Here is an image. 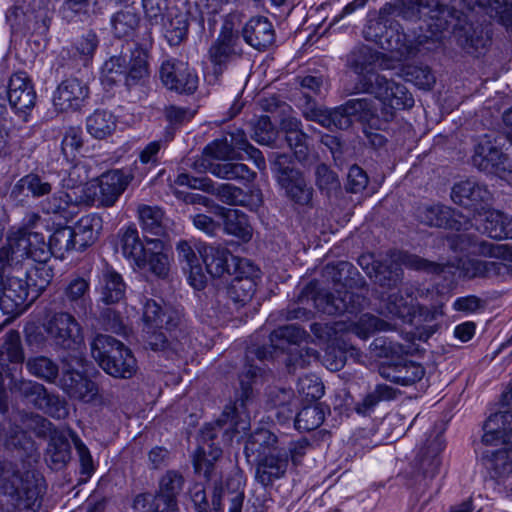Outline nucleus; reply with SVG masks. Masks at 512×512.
Returning <instances> with one entry per match:
<instances>
[{
  "instance_id": "34",
  "label": "nucleus",
  "mask_w": 512,
  "mask_h": 512,
  "mask_svg": "<svg viewBox=\"0 0 512 512\" xmlns=\"http://www.w3.org/2000/svg\"><path fill=\"white\" fill-rule=\"evenodd\" d=\"M142 320L143 327H165L167 330H173L181 325L182 314L180 311L172 308H163L154 299L145 298L142 308Z\"/></svg>"
},
{
  "instance_id": "62",
  "label": "nucleus",
  "mask_w": 512,
  "mask_h": 512,
  "mask_svg": "<svg viewBox=\"0 0 512 512\" xmlns=\"http://www.w3.org/2000/svg\"><path fill=\"white\" fill-rule=\"evenodd\" d=\"M35 408L55 419H64L69 414L66 401L56 394L49 393L46 388L44 389V393L41 394Z\"/></svg>"
},
{
  "instance_id": "41",
  "label": "nucleus",
  "mask_w": 512,
  "mask_h": 512,
  "mask_svg": "<svg viewBox=\"0 0 512 512\" xmlns=\"http://www.w3.org/2000/svg\"><path fill=\"white\" fill-rule=\"evenodd\" d=\"M140 269H148L154 275L164 278L169 272V257L165 252V244L160 239L147 240L145 262L136 265Z\"/></svg>"
},
{
  "instance_id": "3",
  "label": "nucleus",
  "mask_w": 512,
  "mask_h": 512,
  "mask_svg": "<svg viewBox=\"0 0 512 512\" xmlns=\"http://www.w3.org/2000/svg\"><path fill=\"white\" fill-rule=\"evenodd\" d=\"M394 10V6L385 4L377 16L368 19L363 36L383 50L394 53L398 59L414 57L424 44L423 37L409 38L400 24L389 17Z\"/></svg>"
},
{
  "instance_id": "30",
  "label": "nucleus",
  "mask_w": 512,
  "mask_h": 512,
  "mask_svg": "<svg viewBox=\"0 0 512 512\" xmlns=\"http://www.w3.org/2000/svg\"><path fill=\"white\" fill-rule=\"evenodd\" d=\"M95 290L99 294L100 302L106 305H114L125 300L127 284L119 272L106 264L98 274V283Z\"/></svg>"
},
{
  "instance_id": "56",
  "label": "nucleus",
  "mask_w": 512,
  "mask_h": 512,
  "mask_svg": "<svg viewBox=\"0 0 512 512\" xmlns=\"http://www.w3.org/2000/svg\"><path fill=\"white\" fill-rule=\"evenodd\" d=\"M227 137L228 142L231 143V148L234 152L236 150L244 151L248 155V158L254 162L258 169H265L266 162L262 152L248 142L246 134L243 130L236 129L233 132H229Z\"/></svg>"
},
{
  "instance_id": "48",
  "label": "nucleus",
  "mask_w": 512,
  "mask_h": 512,
  "mask_svg": "<svg viewBox=\"0 0 512 512\" xmlns=\"http://www.w3.org/2000/svg\"><path fill=\"white\" fill-rule=\"evenodd\" d=\"M396 395V389L386 384H378L355 404L354 410L361 416H370L380 402L393 400Z\"/></svg>"
},
{
  "instance_id": "44",
  "label": "nucleus",
  "mask_w": 512,
  "mask_h": 512,
  "mask_svg": "<svg viewBox=\"0 0 512 512\" xmlns=\"http://www.w3.org/2000/svg\"><path fill=\"white\" fill-rule=\"evenodd\" d=\"M215 212L224 218V229L228 234L244 242L251 239L252 228L243 212L236 209H225L220 206L215 207Z\"/></svg>"
},
{
  "instance_id": "37",
  "label": "nucleus",
  "mask_w": 512,
  "mask_h": 512,
  "mask_svg": "<svg viewBox=\"0 0 512 512\" xmlns=\"http://www.w3.org/2000/svg\"><path fill=\"white\" fill-rule=\"evenodd\" d=\"M193 167L198 172L210 171L213 175L227 180L250 182L256 177V173L242 163L225 162L213 164L208 159L199 158L194 162Z\"/></svg>"
},
{
  "instance_id": "54",
  "label": "nucleus",
  "mask_w": 512,
  "mask_h": 512,
  "mask_svg": "<svg viewBox=\"0 0 512 512\" xmlns=\"http://www.w3.org/2000/svg\"><path fill=\"white\" fill-rule=\"evenodd\" d=\"M42 2L51 6L53 10L59 5L58 13L67 22L81 19L88 13L89 8V0H42Z\"/></svg>"
},
{
  "instance_id": "55",
  "label": "nucleus",
  "mask_w": 512,
  "mask_h": 512,
  "mask_svg": "<svg viewBox=\"0 0 512 512\" xmlns=\"http://www.w3.org/2000/svg\"><path fill=\"white\" fill-rule=\"evenodd\" d=\"M138 216L144 231L157 236L164 234V212L159 207L141 205L138 207Z\"/></svg>"
},
{
  "instance_id": "64",
  "label": "nucleus",
  "mask_w": 512,
  "mask_h": 512,
  "mask_svg": "<svg viewBox=\"0 0 512 512\" xmlns=\"http://www.w3.org/2000/svg\"><path fill=\"white\" fill-rule=\"evenodd\" d=\"M26 367L30 374L48 382H54L59 372L58 365L45 356L28 359Z\"/></svg>"
},
{
  "instance_id": "36",
  "label": "nucleus",
  "mask_w": 512,
  "mask_h": 512,
  "mask_svg": "<svg viewBox=\"0 0 512 512\" xmlns=\"http://www.w3.org/2000/svg\"><path fill=\"white\" fill-rule=\"evenodd\" d=\"M244 41L256 50H265L275 41V30L268 18L252 17L242 28Z\"/></svg>"
},
{
  "instance_id": "50",
  "label": "nucleus",
  "mask_w": 512,
  "mask_h": 512,
  "mask_svg": "<svg viewBox=\"0 0 512 512\" xmlns=\"http://www.w3.org/2000/svg\"><path fill=\"white\" fill-rule=\"evenodd\" d=\"M216 195L219 199L228 205H242L249 206L251 209L258 208L262 203V194L260 190L252 192L250 202L247 200V195L242 189L232 184H221L216 189Z\"/></svg>"
},
{
  "instance_id": "52",
  "label": "nucleus",
  "mask_w": 512,
  "mask_h": 512,
  "mask_svg": "<svg viewBox=\"0 0 512 512\" xmlns=\"http://www.w3.org/2000/svg\"><path fill=\"white\" fill-rule=\"evenodd\" d=\"M47 247L49 256L53 254L60 258H63L65 253L72 250L78 251V244L72 227L62 226L55 229L49 238Z\"/></svg>"
},
{
  "instance_id": "53",
  "label": "nucleus",
  "mask_w": 512,
  "mask_h": 512,
  "mask_svg": "<svg viewBox=\"0 0 512 512\" xmlns=\"http://www.w3.org/2000/svg\"><path fill=\"white\" fill-rule=\"evenodd\" d=\"M139 22L140 17L135 8L127 6L111 17L112 31L118 38L129 37L139 26Z\"/></svg>"
},
{
  "instance_id": "61",
  "label": "nucleus",
  "mask_w": 512,
  "mask_h": 512,
  "mask_svg": "<svg viewBox=\"0 0 512 512\" xmlns=\"http://www.w3.org/2000/svg\"><path fill=\"white\" fill-rule=\"evenodd\" d=\"M325 419V412L319 404L303 407L295 419V427L299 431L317 429Z\"/></svg>"
},
{
  "instance_id": "58",
  "label": "nucleus",
  "mask_w": 512,
  "mask_h": 512,
  "mask_svg": "<svg viewBox=\"0 0 512 512\" xmlns=\"http://www.w3.org/2000/svg\"><path fill=\"white\" fill-rule=\"evenodd\" d=\"M99 45L97 34L89 30L81 35L73 47V56L77 58L78 64L88 66Z\"/></svg>"
},
{
  "instance_id": "42",
  "label": "nucleus",
  "mask_w": 512,
  "mask_h": 512,
  "mask_svg": "<svg viewBox=\"0 0 512 512\" xmlns=\"http://www.w3.org/2000/svg\"><path fill=\"white\" fill-rule=\"evenodd\" d=\"M245 267L249 269L248 275H237L231 281L226 291L227 297L236 306H244L247 304L252 299L255 292L256 284L253 277L257 275L258 271L249 262Z\"/></svg>"
},
{
  "instance_id": "2",
  "label": "nucleus",
  "mask_w": 512,
  "mask_h": 512,
  "mask_svg": "<svg viewBox=\"0 0 512 512\" xmlns=\"http://www.w3.org/2000/svg\"><path fill=\"white\" fill-rule=\"evenodd\" d=\"M327 273L331 276L334 283V293L321 289L316 290L312 283L307 285L298 297V305H293L287 310V318L304 319L311 317V307L328 315H338L344 313H356L362 310L367 303V298L363 293H358L346 289L347 275L352 274L353 265L346 261L338 262L336 265L327 266Z\"/></svg>"
},
{
  "instance_id": "32",
  "label": "nucleus",
  "mask_w": 512,
  "mask_h": 512,
  "mask_svg": "<svg viewBox=\"0 0 512 512\" xmlns=\"http://www.w3.org/2000/svg\"><path fill=\"white\" fill-rule=\"evenodd\" d=\"M379 374L393 383L409 386L424 377L425 369L418 363L401 358L395 362L382 363L379 366Z\"/></svg>"
},
{
  "instance_id": "15",
  "label": "nucleus",
  "mask_w": 512,
  "mask_h": 512,
  "mask_svg": "<svg viewBox=\"0 0 512 512\" xmlns=\"http://www.w3.org/2000/svg\"><path fill=\"white\" fill-rule=\"evenodd\" d=\"M242 46L238 31L234 30L231 19H226L216 40L209 48L208 56L213 64V73L217 78L226 69L229 62L242 55Z\"/></svg>"
},
{
  "instance_id": "51",
  "label": "nucleus",
  "mask_w": 512,
  "mask_h": 512,
  "mask_svg": "<svg viewBox=\"0 0 512 512\" xmlns=\"http://www.w3.org/2000/svg\"><path fill=\"white\" fill-rule=\"evenodd\" d=\"M53 270L45 262H38L25 272V282L31 290V301H35L48 287L52 278Z\"/></svg>"
},
{
  "instance_id": "6",
  "label": "nucleus",
  "mask_w": 512,
  "mask_h": 512,
  "mask_svg": "<svg viewBox=\"0 0 512 512\" xmlns=\"http://www.w3.org/2000/svg\"><path fill=\"white\" fill-rule=\"evenodd\" d=\"M26 259L36 262H46L49 259L44 235L26 229L10 230L6 244L0 247V270L17 267Z\"/></svg>"
},
{
  "instance_id": "45",
  "label": "nucleus",
  "mask_w": 512,
  "mask_h": 512,
  "mask_svg": "<svg viewBox=\"0 0 512 512\" xmlns=\"http://www.w3.org/2000/svg\"><path fill=\"white\" fill-rule=\"evenodd\" d=\"M161 25L169 45L178 46L188 33V13L172 8L167 13V21Z\"/></svg>"
},
{
  "instance_id": "59",
  "label": "nucleus",
  "mask_w": 512,
  "mask_h": 512,
  "mask_svg": "<svg viewBox=\"0 0 512 512\" xmlns=\"http://www.w3.org/2000/svg\"><path fill=\"white\" fill-rule=\"evenodd\" d=\"M491 18L496 19L507 29L512 28V2L509 0H475Z\"/></svg>"
},
{
  "instance_id": "47",
  "label": "nucleus",
  "mask_w": 512,
  "mask_h": 512,
  "mask_svg": "<svg viewBox=\"0 0 512 512\" xmlns=\"http://www.w3.org/2000/svg\"><path fill=\"white\" fill-rule=\"evenodd\" d=\"M90 284L84 278L72 279L65 288V296L77 314H86L91 307Z\"/></svg>"
},
{
  "instance_id": "24",
  "label": "nucleus",
  "mask_w": 512,
  "mask_h": 512,
  "mask_svg": "<svg viewBox=\"0 0 512 512\" xmlns=\"http://www.w3.org/2000/svg\"><path fill=\"white\" fill-rule=\"evenodd\" d=\"M198 253L205 263L207 272L212 277H221L225 273L231 274V266L235 270H242L249 262L246 259L233 256L227 248L220 245L198 247Z\"/></svg>"
},
{
  "instance_id": "39",
  "label": "nucleus",
  "mask_w": 512,
  "mask_h": 512,
  "mask_svg": "<svg viewBox=\"0 0 512 512\" xmlns=\"http://www.w3.org/2000/svg\"><path fill=\"white\" fill-rule=\"evenodd\" d=\"M378 59L379 53L366 45H358L349 52L346 65L357 75V80L351 93H358L356 92V87L363 77L370 73H377L374 71V66Z\"/></svg>"
},
{
  "instance_id": "14",
  "label": "nucleus",
  "mask_w": 512,
  "mask_h": 512,
  "mask_svg": "<svg viewBox=\"0 0 512 512\" xmlns=\"http://www.w3.org/2000/svg\"><path fill=\"white\" fill-rule=\"evenodd\" d=\"M472 163L480 171L504 177L512 173V151L504 153L497 139L485 135L475 147Z\"/></svg>"
},
{
  "instance_id": "22",
  "label": "nucleus",
  "mask_w": 512,
  "mask_h": 512,
  "mask_svg": "<svg viewBox=\"0 0 512 512\" xmlns=\"http://www.w3.org/2000/svg\"><path fill=\"white\" fill-rule=\"evenodd\" d=\"M454 203L474 211L478 217L492 205L493 195L486 185L473 180L456 183L451 192Z\"/></svg>"
},
{
  "instance_id": "5",
  "label": "nucleus",
  "mask_w": 512,
  "mask_h": 512,
  "mask_svg": "<svg viewBox=\"0 0 512 512\" xmlns=\"http://www.w3.org/2000/svg\"><path fill=\"white\" fill-rule=\"evenodd\" d=\"M371 261V255H362L358 259L359 265L366 270L370 277H372V272H374L375 281L379 285L389 288L396 286L401 281L403 275L401 266L436 273L443 271V266L440 264L428 262L419 256L398 250L390 251L385 259L377 261L370 270Z\"/></svg>"
},
{
  "instance_id": "63",
  "label": "nucleus",
  "mask_w": 512,
  "mask_h": 512,
  "mask_svg": "<svg viewBox=\"0 0 512 512\" xmlns=\"http://www.w3.org/2000/svg\"><path fill=\"white\" fill-rule=\"evenodd\" d=\"M35 408L55 419H64L69 414L66 401L56 394L49 393L46 388L44 389V393L41 394Z\"/></svg>"
},
{
  "instance_id": "9",
  "label": "nucleus",
  "mask_w": 512,
  "mask_h": 512,
  "mask_svg": "<svg viewBox=\"0 0 512 512\" xmlns=\"http://www.w3.org/2000/svg\"><path fill=\"white\" fill-rule=\"evenodd\" d=\"M394 9L393 13L397 12L399 16L407 20L414 21L426 17L424 23L430 35H421L424 43L429 38H437L448 30L456 12L436 0H400L399 7H394Z\"/></svg>"
},
{
  "instance_id": "26",
  "label": "nucleus",
  "mask_w": 512,
  "mask_h": 512,
  "mask_svg": "<svg viewBox=\"0 0 512 512\" xmlns=\"http://www.w3.org/2000/svg\"><path fill=\"white\" fill-rule=\"evenodd\" d=\"M307 101L302 105V114L305 119L314 121L329 129H347L352 124L351 114L348 113L345 103L334 109L322 108L306 96Z\"/></svg>"
},
{
  "instance_id": "19",
  "label": "nucleus",
  "mask_w": 512,
  "mask_h": 512,
  "mask_svg": "<svg viewBox=\"0 0 512 512\" xmlns=\"http://www.w3.org/2000/svg\"><path fill=\"white\" fill-rule=\"evenodd\" d=\"M417 219L424 225L456 231L469 230L471 221L460 212L441 205H421L416 209Z\"/></svg>"
},
{
  "instance_id": "17",
  "label": "nucleus",
  "mask_w": 512,
  "mask_h": 512,
  "mask_svg": "<svg viewBox=\"0 0 512 512\" xmlns=\"http://www.w3.org/2000/svg\"><path fill=\"white\" fill-rule=\"evenodd\" d=\"M387 314L397 317L406 323L419 321H432L436 318V312L427 307L416 304L414 290L412 287L400 289L398 292L389 295L385 304Z\"/></svg>"
},
{
  "instance_id": "1",
  "label": "nucleus",
  "mask_w": 512,
  "mask_h": 512,
  "mask_svg": "<svg viewBox=\"0 0 512 512\" xmlns=\"http://www.w3.org/2000/svg\"><path fill=\"white\" fill-rule=\"evenodd\" d=\"M272 348H283L275 342L271 346L257 347L247 353V364L245 371L240 376V392L233 404L225 406L221 415L215 423L205 425L199 434L201 445L209 448H220V446L239 445L243 434L250 427L249 407L253 404L252 382L265 373L264 368L251 363L256 358L258 361L272 357Z\"/></svg>"
},
{
  "instance_id": "13",
  "label": "nucleus",
  "mask_w": 512,
  "mask_h": 512,
  "mask_svg": "<svg viewBox=\"0 0 512 512\" xmlns=\"http://www.w3.org/2000/svg\"><path fill=\"white\" fill-rule=\"evenodd\" d=\"M6 21L14 35H45L51 24L47 12L36 10L25 1H18L6 12Z\"/></svg>"
},
{
  "instance_id": "29",
  "label": "nucleus",
  "mask_w": 512,
  "mask_h": 512,
  "mask_svg": "<svg viewBox=\"0 0 512 512\" xmlns=\"http://www.w3.org/2000/svg\"><path fill=\"white\" fill-rule=\"evenodd\" d=\"M205 244L195 243L188 240H180L176 245L178 259L182 264L184 272L187 274L189 284L197 290H201L206 285V275L203 272L200 257L196 253L198 247Z\"/></svg>"
},
{
  "instance_id": "60",
  "label": "nucleus",
  "mask_w": 512,
  "mask_h": 512,
  "mask_svg": "<svg viewBox=\"0 0 512 512\" xmlns=\"http://www.w3.org/2000/svg\"><path fill=\"white\" fill-rule=\"evenodd\" d=\"M482 460L485 467L494 470L497 476L512 472V450H486Z\"/></svg>"
},
{
  "instance_id": "46",
  "label": "nucleus",
  "mask_w": 512,
  "mask_h": 512,
  "mask_svg": "<svg viewBox=\"0 0 512 512\" xmlns=\"http://www.w3.org/2000/svg\"><path fill=\"white\" fill-rule=\"evenodd\" d=\"M117 126L116 117L112 112L97 109L86 119L87 132L95 139H105L112 135Z\"/></svg>"
},
{
  "instance_id": "8",
  "label": "nucleus",
  "mask_w": 512,
  "mask_h": 512,
  "mask_svg": "<svg viewBox=\"0 0 512 512\" xmlns=\"http://www.w3.org/2000/svg\"><path fill=\"white\" fill-rule=\"evenodd\" d=\"M90 346L93 358L107 374L123 379L135 374L136 359L121 341L110 335L98 334Z\"/></svg>"
},
{
  "instance_id": "35",
  "label": "nucleus",
  "mask_w": 512,
  "mask_h": 512,
  "mask_svg": "<svg viewBox=\"0 0 512 512\" xmlns=\"http://www.w3.org/2000/svg\"><path fill=\"white\" fill-rule=\"evenodd\" d=\"M52 189V184L44 173L30 172L14 184L10 197L15 201L23 202L29 196L36 199L48 196Z\"/></svg>"
},
{
  "instance_id": "20",
  "label": "nucleus",
  "mask_w": 512,
  "mask_h": 512,
  "mask_svg": "<svg viewBox=\"0 0 512 512\" xmlns=\"http://www.w3.org/2000/svg\"><path fill=\"white\" fill-rule=\"evenodd\" d=\"M510 247V253L501 258L512 257V247ZM497 260H480L475 258H468L466 260L458 259L456 266L461 270L464 277L469 279L473 278H485L492 280H505L507 277L512 275V264L506 263L500 260V257H496Z\"/></svg>"
},
{
  "instance_id": "28",
  "label": "nucleus",
  "mask_w": 512,
  "mask_h": 512,
  "mask_svg": "<svg viewBox=\"0 0 512 512\" xmlns=\"http://www.w3.org/2000/svg\"><path fill=\"white\" fill-rule=\"evenodd\" d=\"M183 475L175 470L167 471L159 481V489L154 496L156 512H179L177 497L184 487Z\"/></svg>"
},
{
  "instance_id": "4",
  "label": "nucleus",
  "mask_w": 512,
  "mask_h": 512,
  "mask_svg": "<svg viewBox=\"0 0 512 512\" xmlns=\"http://www.w3.org/2000/svg\"><path fill=\"white\" fill-rule=\"evenodd\" d=\"M153 39H148L141 45L136 44L130 54L113 55L106 60L101 68V80L105 85H114L124 79L128 90L142 86L149 77L148 47Z\"/></svg>"
},
{
  "instance_id": "21",
  "label": "nucleus",
  "mask_w": 512,
  "mask_h": 512,
  "mask_svg": "<svg viewBox=\"0 0 512 512\" xmlns=\"http://www.w3.org/2000/svg\"><path fill=\"white\" fill-rule=\"evenodd\" d=\"M0 296V309L12 317L22 314L34 301L25 280L18 276H5Z\"/></svg>"
},
{
  "instance_id": "16",
  "label": "nucleus",
  "mask_w": 512,
  "mask_h": 512,
  "mask_svg": "<svg viewBox=\"0 0 512 512\" xmlns=\"http://www.w3.org/2000/svg\"><path fill=\"white\" fill-rule=\"evenodd\" d=\"M302 450H262L256 463V480L263 486L271 485L286 473L289 459L296 464Z\"/></svg>"
},
{
  "instance_id": "49",
  "label": "nucleus",
  "mask_w": 512,
  "mask_h": 512,
  "mask_svg": "<svg viewBox=\"0 0 512 512\" xmlns=\"http://www.w3.org/2000/svg\"><path fill=\"white\" fill-rule=\"evenodd\" d=\"M121 251L125 258L135 265H143L147 243L143 244L135 227H127L120 238Z\"/></svg>"
},
{
  "instance_id": "43",
  "label": "nucleus",
  "mask_w": 512,
  "mask_h": 512,
  "mask_svg": "<svg viewBox=\"0 0 512 512\" xmlns=\"http://www.w3.org/2000/svg\"><path fill=\"white\" fill-rule=\"evenodd\" d=\"M103 228L101 216L91 213L81 217L74 227L75 237L78 244V251L85 250L88 246L95 243Z\"/></svg>"
},
{
  "instance_id": "23",
  "label": "nucleus",
  "mask_w": 512,
  "mask_h": 512,
  "mask_svg": "<svg viewBox=\"0 0 512 512\" xmlns=\"http://www.w3.org/2000/svg\"><path fill=\"white\" fill-rule=\"evenodd\" d=\"M59 386L73 400L96 405L105 404L103 396L98 392L96 383L78 371H65L60 378Z\"/></svg>"
},
{
  "instance_id": "12",
  "label": "nucleus",
  "mask_w": 512,
  "mask_h": 512,
  "mask_svg": "<svg viewBox=\"0 0 512 512\" xmlns=\"http://www.w3.org/2000/svg\"><path fill=\"white\" fill-rule=\"evenodd\" d=\"M42 327L47 338L64 350H76L84 342L83 329L69 312H54L47 316Z\"/></svg>"
},
{
  "instance_id": "40",
  "label": "nucleus",
  "mask_w": 512,
  "mask_h": 512,
  "mask_svg": "<svg viewBox=\"0 0 512 512\" xmlns=\"http://www.w3.org/2000/svg\"><path fill=\"white\" fill-rule=\"evenodd\" d=\"M345 107L351 118L355 117L358 121L367 124L371 128L380 130L388 123L381 117V109L375 105L370 98H355L345 102Z\"/></svg>"
},
{
  "instance_id": "25",
  "label": "nucleus",
  "mask_w": 512,
  "mask_h": 512,
  "mask_svg": "<svg viewBox=\"0 0 512 512\" xmlns=\"http://www.w3.org/2000/svg\"><path fill=\"white\" fill-rule=\"evenodd\" d=\"M462 231L463 233L453 234L447 238V244L454 252H467L485 257H501L510 253L509 245L479 241L475 236L465 233L467 230Z\"/></svg>"
},
{
  "instance_id": "7",
  "label": "nucleus",
  "mask_w": 512,
  "mask_h": 512,
  "mask_svg": "<svg viewBox=\"0 0 512 512\" xmlns=\"http://www.w3.org/2000/svg\"><path fill=\"white\" fill-rule=\"evenodd\" d=\"M356 92L373 95L381 104V117L391 121L396 110L411 108L414 99L407 88L393 79L380 73H370L362 78L356 87Z\"/></svg>"
},
{
  "instance_id": "18",
  "label": "nucleus",
  "mask_w": 512,
  "mask_h": 512,
  "mask_svg": "<svg viewBox=\"0 0 512 512\" xmlns=\"http://www.w3.org/2000/svg\"><path fill=\"white\" fill-rule=\"evenodd\" d=\"M160 78L165 87L180 94L194 93L199 82L195 70L178 59H168L162 63Z\"/></svg>"
},
{
  "instance_id": "33",
  "label": "nucleus",
  "mask_w": 512,
  "mask_h": 512,
  "mask_svg": "<svg viewBox=\"0 0 512 512\" xmlns=\"http://www.w3.org/2000/svg\"><path fill=\"white\" fill-rule=\"evenodd\" d=\"M8 100L17 112L27 114L36 103V93L29 78L24 73H15L8 84Z\"/></svg>"
},
{
  "instance_id": "27",
  "label": "nucleus",
  "mask_w": 512,
  "mask_h": 512,
  "mask_svg": "<svg viewBox=\"0 0 512 512\" xmlns=\"http://www.w3.org/2000/svg\"><path fill=\"white\" fill-rule=\"evenodd\" d=\"M89 96V87L77 78L63 80L53 96V105L59 112L80 110Z\"/></svg>"
},
{
  "instance_id": "38",
  "label": "nucleus",
  "mask_w": 512,
  "mask_h": 512,
  "mask_svg": "<svg viewBox=\"0 0 512 512\" xmlns=\"http://www.w3.org/2000/svg\"><path fill=\"white\" fill-rule=\"evenodd\" d=\"M480 223L477 229L490 238L502 240L512 239V218L498 210H491L490 207L482 211V216L476 218Z\"/></svg>"
},
{
  "instance_id": "10",
  "label": "nucleus",
  "mask_w": 512,
  "mask_h": 512,
  "mask_svg": "<svg viewBox=\"0 0 512 512\" xmlns=\"http://www.w3.org/2000/svg\"><path fill=\"white\" fill-rule=\"evenodd\" d=\"M271 170L285 197L298 206H310L313 199V187L304 174L293 165L292 157L285 153H273Z\"/></svg>"
},
{
  "instance_id": "31",
  "label": "nucleus",
  "mask_w": 512,
  "mask_h": 512,
  "mask_svg": "<svg viewBox=\"0 0 512 512\" xmlns=\"http://www.w3.org/2000/svg\"><path fill=\"white\" fill-rule=\"evenodd\" d=\"M133 175L124 170H111L101 175L97 200L104 207H111L126 190Z\"/></svg>"
},
{
  "instance_id": "11",
  "label": "nucleus",
  "mask_w": 512,
  "mask_h": 512,
  "mask_svg": "<svg viewBox=\"0 0 512 512\" xmlns=\"http://www.w3.org/2000/svg\"><path fill=\"white\" fill-rule=\"evenodd\" d=\"M0 345V413L8 410V394L4 386L5 376L12 384L14 375L21 372L25 360L24 349L21 343L20 333L9 330L2 338Z\"/></svg>"
},
{
  "instance_id": "57",
  "label": "nucleus",
  "mask_w": 512,
  "mask_h": 512,
  "mask_svg": "<svg viewBox=\"0 0 512 512\" xmlns=\"http://www.w3.org/2000/svg\"><path fill=\"white\" fill-rule=\"evenodd\" d=\"M392 328L389 322L372 314L362 315L357 322L349 326V330L361 339H367L375 332L388 331Z\"/></svg>"
}]
</instances>
